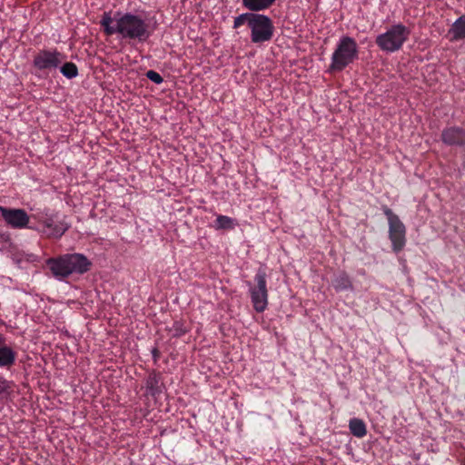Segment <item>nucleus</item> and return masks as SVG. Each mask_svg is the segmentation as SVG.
Returning a JSON list of instances; mask_svg holds the SVG:
<instances>
[{"label": "nucleus", "instance_id": "1", "mask_svg": "<svg viewBox=\"0 0 465 465\" xmlns=\"http://www.w3.org/2000/svg\"><path fill=\"white\" fill-rule=\"evenodd\" d=\"M100 25L106 35L118 34L123 39L145 42L152 35L149 24L140 15L131 12L116 13L112 17L111 13H104Z\"/></svg>", "mask_w": 465, "mask_h": 465}, {"label": "nucleus", "instance_id": "2", "mask_svg": "<svg viewBox=\"0 0 465 465\" xmlns=\"http://www.w3.org/2000/svg\"><path fill=\"white\" fill-rule=\"evenodd\" d=\"M52 275L64 281L73 273L83 274L90 270L91 262L80 253H66L58 257H52L45 262Z\"/></svg>", "mask_w": 465, "mask_h": 465}, {"label": "nucleus", "instance_id": "3", "mask_svg": "<svg viewBox=\"0 0 465 465\" xmlns=\"http://www.w3.org/2000/svg\"><path fill=\"white\" fill-rule=\"evenodd\" d=\"M359 57V48L354 38L343 35L340 38L331 54L328 71L337 73L343 71Z\"/></svg>", "mask_w": 465, "mask_h": 465}, {"label": "nucleus", "instance_id": "4", "mask_svg": "<svg viewBox=\"0 0 465 465\" xmlns=\"http://www.w3.org/2000/svg\"><path fill=\"white\" fill-rule=\"evenodd\" d=\"M411 29L401 23L391 25L385 33L376 37L377 46L383 52L394 53L401 50L409 40Z\"/></svg>", "mask_w": 465, "mask_h": 465}, {"label": "nucleus", "instance_id": "5", "mask_svg": "<svg viewBox=\"0 0 465 465\" xmlns=\"http://www.w3.org/2000/svg\"><path fill=\"white\" fill-rule=\"evenodd\" d=\"M64 58V54L56 48L41 49L34 55L33 66L39 72L38 76L46 77L60 67Z\"/></svg>", "mask_w": 465, "mask_h": 465}, {"label": "nucleus", "instance_id": "6", "mask_svg": "<svg viewBox=\"0 0 465 465\" xmlns=\"http://www.w3.org/2000/svg\"><path fill=\"white\" fill-rule=\"evenodd\" d=\"M267 275L264 270L259 269L254 276L253 282H248L249 292L253 309L257 312H263L268 306Z\"/></svg>", "mask_w": 465, "mask_h": 465}, {"label": "nucleus", "instance_id": "7", "mask_svg": "<svg viewBox=\"0 0 465 465\" xmlns=\"http://www.w3.org/2000/svg\"><path fill=\"white\" fill-rule=\"evenodd\" d=\"M382 211L387 217L389 225V239L394 252H400L406 245V227L400 217L388 206H383Z\"/></svg>", "mask_w": 465, "mask_h": 465}, {"label": "nucleus", "instance_id": "8", "mask_svg": "<svg viewBox=\"0 0 465 465\" xmlns=\"http://www.w3.org/2000/svg\"><path fill=\"white\" fill-rule=\"evenodd\" d=\"M249 28L251 30V40L253 44L269 42L273 36V22L265 15L254 13Z\"/></svg>", "mask_w": 465, "mask_h": 465}, {"label": "nucleus", "instance_id": "9", "mask_svg": "<svg viewBox=\"0 0 465 465\" xmlns=\"http://www.w3.org/2000/svg\"><path fill=\"white\" fill-rule=\"evenodd\" d=\"M41 226L40 232L48 239H60L70 225L59 217L58 214H45L38 221Z\"/></svg>", "mask_w": 465, "mask_h": 465}, {"label": "nucleus", "instance_id": "10", "mask_svg": "<svg viewBox=\"0 0 465 465\" xmlns=\"http://www.w3.org/2000/svg\"><path fill=\"white\" fill-rule=\"evenodd\" d=\"M0 214L5 223L13 229L29 228L30 217L24 209L0 206Z\"/></svg>", "mask_w": 465, "mask_h": 465}, {"label": "nucleus", "instance_id": "11", "mask_svg": "<svg viewBox=\"0 0 465 465\" xmlns=\"http://www.w3.org/2000/svg\"><path fill=\"white\" fill-rule=\"evenodd\" d=\"M440 139L448 146L465 149V128L458 125L445 127L441 132Z\"/></svg>", "mask_w": 465, "mask_h": 465}, {"label": "nucleus", "instance_id": "12", "mask_svg": "<svg viewBox=\"0 0 465 465\" xmlns=\"http://www.w3.org/2000/svg\"><path fill=\"white\" fill-rule=\"evenodd\" d=\"M5 341V337L0 333V368L10 370L16 362L18 352Z\"/></svg>", "mask_w": 465, "mask_h": 465}, {"label": "nucleus", "instance_id": "13", "mask_svg": "<svg viewBox=\"0 0 465 465\" xmlns=\"http://www.w3.org/2000/svg\"><path fill=\"white\" fill-rule=\"evenodd\" d=\"M18 393V386L15 382L7 380L0 373V404L5 405L13 401Z\"/></svg>", "mask_w": 465, "mask_h": 465}, {"label": "nucleus", "instance_id": "14", "mask_svg": "<svg viewBox=\"0 0 465 465\" xmlns=\"http://www.w3.org/2000/svg\"><path fill=\"white\" fill-rule=\"evenodd\" d=\"M331 285L336 292L351 291L353 285L349 274L344 271H339L333 274Z\"/></svg>", "mask_w": 465, "mask_h": 465}, {"label": "nucleus", "instance_id": "15", "mask_svg": "<svg viewBox=\"0 0 465 465\" xmlns=\"http://www.w3.org/2000/svg\"><path fill=\"white\" fill-rule=\"evenodd\" d=\"M276 0H242V6L247 10L259 14L261 11L269 9Z\"/></svg>", "mask_w": 465, "mask_h": 465}, {"label": "nucleus", "instance_id": "16", "mask_svg": "<svg viewBox=\"0 0 465 465\" xmlns=\"http://www.w3.org/2000/svg\"><path fill=\"white\" fill-rule=\"evenodd\" d=\"M448 35L450 41H458L465 38V15L460 16L451 25Z\"/></svg>", "mask_w": 465, "mask_h": 465}, {"label": "nucleus", "instance_id": "17", "mask_svg": "<svg viewBox=\"0 0 465 465\" xmlns=\"http://www.w3.org/2000/svg\"><path fill=\"white\" fill-rule=\"evenodd\" d=\"M349 429L351 433L357 438H363L367 434V427L365 422L358 418H352L349 421Z\"/></svg>", "mask_w": 465, "mask_h": 465}, {"label": "nucleus", "instance_id": "18", "mask_svg": "<svg viewBox=\"0 0 465 465\" xmlns=\"http://www.w3.org/2000/svg\"><path fill=\"white\" fill-rule=\"evenodd\" d=\"M146 388L152 396L159 395L162 392L161 375L159 373H152L146 380Z\"/></svg>", "mask_w": 465, "mask_h": 465}, {"label": "nucleus", "instance_id": "19", "mask_svg": "<svg viewBox=\"0 0 465 465\" xmlns=\"http://www.w3.org/2000/svg\"><path fill=\"white\" fill-rule=\"evenodd\" d=\"M237 225V223L234 219L219 214L216 217V220L213 224V228L215 230H232Z\"/></svg>", "mask_w": 465, "mask_h": 465}, {"label": "nucleus", "instance_id": "20", "mask_svg": "<svg viewBox=\"0 0 465 465\" xmlns=\"http://www.w3.org/2000/svg\"><path fill=\"white\" fill-rule=\"evenodd\" d=\"M59 69L61 74L67 79L75 78L79 74L78 67L73 62H65L63 64H61Z\"/></svg>", "mask_w": 465, "mask_h": 465}, {"label": "nucleus", "instance_id": "21", "mask_svg": "<svg viewBox=\"0 0 465 465\" xmlns=\"http://www.w3.org/2000/svg\"><path fill=\"white\" fill-rule=\"evenodd\" d=\"M253 15H254V13L250 11V12L243 13V14L236 16L233 21V28L238 29L244 24H247V25L249 27L250 24H251V20L253 17Z\"/></svg>", "mask_w": 465, "mask_h": 465}, {"label": "nucleus", "instance_id": "22", "mask_svg": "<svg viewBox=\"0 0 465 465\" xmlns=\"http://www.w3.org/2000/svg\"><path fill=\"white\" fill-rule=\"evenodd\" d=\"M173 331L174 337H181L184 335L188 329L181 322H175L173 326Z\"/></svg>", "mask_w": 465, "mask_h": 465}, {"label": "nucleus", "instance_id": "23", "mask_svg": "<svg viewBox=\"0 0 465 465\" xmlns=\"http://www.w3.org/2000/svg\"><path fill=\"white\" fill-rule=\"evenodd\" d=\"M145 75L146 77L151 80L152 82H153L154 84H160L163 82V78L162 77V75L157 73L156 71H153V70H148L146 73H145Z\"/></svg>", "mask_w": 465, "mask_h": 465}, {"label": "nucleus", "instance_id": "24", "mask_svg": "<svg viewBox=\"0 0 465 465\" xmlns=\"http://www.w3.org/2000/svg\"><path fill=\"white\" fill-rule=\"evenodd\" d=\"M152 355L154 362H156L161 357V352L157 348H153L152 350Z\"/></svg>", "mask_w": 465, "mask_h": 465}]
</instances>
